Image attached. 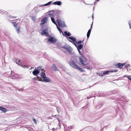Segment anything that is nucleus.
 I'll use <instances>...</instances> for the list:
<instances>
[{
  "label": "nucleus",
  "mask_w": 131,
  "mask_h": 131,
  "mask_svg": "<svg viewBox=\"0 0 131 131\" xmlns=\"http://www.w3.org/2000/svg\"><path fill=\"white\" fill-rule=\"evenodd\" d=\"M52 2V1H50V2H49L48 3H47L46 4H45V6H47V5H49Z\"/></svg>",
  "instance_id": "nucleus-27"
},
{
  "label": "nucleus",
  "mask_w": 131,
  "mask_h": 131,
  "mask_svg": "<svg viewBox=\"0 0 131 131\" xmlns=\"http://www.w3.org/2000/svg\"><path fill=\"white\" fill-rule=\"evenodd\" d=\"M84 40H83L82 41H78V42L76 41V43H77L78 44H80V43H81L82 42H83Z\"/></svg>",
  "instance_id": "nucleus-26"
},
{
  "label": "nucleus",
  "mask_w": 131,
  "mask_h": 131,
  "mask_svg": "<svg viewBox=\"0 0 131 131\" xmlns=\"http://www.w3.org/2000/svg\"><path fill=\"white\" fill-rule=\"evenodd\" d=\"M36 69V68L35 70L32 72L33 74L35 76H37L39 73V71L37 69L36 70H35Z\"/></svg>",
  "instance_id": "nucleus-9"
},
{
  "label": "nucleus",
  "mask_w": 131,
  "mask_h": 131,
  "mask_svg": "<svg viewBox=\"0 0 131 131\" xmlns=\"http://www.w3.org/2000/svg\"><path fill=\"white\" fill-rule=\"evenodd\" d=\"M48 20V18L47 17H44L41 20V21L42 23L40 24V25H42L44 24H45L47 22Z\"/></svg>",
  "instance_id": "nucleus-8"
},
{
  "label": "nucleus",
  "mask_w": 131,
  "mask_h": 131,
  "mask_svg": "<svg viewBox=\"0 0 131 131\" xmlns=\"http://www.w3.org/2000/svg\"><path fill=\"white\" fill-rule=\"evenodd\" d=\"M51 19L52 22L57 26V25L54 20V18L53 17L51 18Z\"/></svg>",
  "instance_id": "nucleus-20"
},
{
  "label": "nucleus",
  "mask_w": 131,
  "mask_h": 131,
  "mask_svg": "<svg viewBox=\"0 0 131 131\" xmlns=\"http://www.w3.org/2000/svg\"><path fill=\"white\" fill-rule=\"evenodd\" d=\"M64 34L67 36H69L71 35V33L69 32H67V31H65L64 32Z\"/></svg>",
  "instance_id": "nucleus-19"
},
{
  "label": "nucleus",
  "mask_w": 131,
  "mask_h": 131,
  "mask_svg": "<svg viewBox=\"0 0 131 131\" xmlns=\"http://www.w3.org/2000/svg\"><path fill=\"white\" fill-rule=\"evenodd\" d=\"M53 12H50L48 13V15L51 18H52L53 17Z\"/></svg>",
  "instance_id": "nucleus-18"
},
{
  "label": "nucleus",
  "mask_w": 131,
  "mask_h": 131,
  "mask_svg": "<svg viewBox=\"0 0 131 131\" xmlns=\"http://www.w3.org/2000/svg\"><path fill=\"white\" fill-rule=\"evenodd\" d=\"M12 18H16V17H13Z\"/></svg>",
  "instance_id": "nucleus-39"
},
{
  "label": "nucleus",
  "mask_w": 131,
  "mask_h": 131,
  "mask_svg": "<svg viewBox=\"0 0 131 131\" xmlns=\"http://www.w3.org/2000/svg\"><path fill=\"white\" fill-rule=\"evenodd\" d=\"M48 37H50V38L48 39V42L52 43H54L56 42L57 39L54 37L49 36Z\"/></svg>",
  "instance_id": "nucleus-3"
},
{
  "label": "nucleus",
  "mask_w": 131,
  "mask_h": 131,
  "mask_svg": "<svg viewBox=\"0 0 131 131\" xmlns=\"http://www.w3.org/2000/svg\"><path fill=\"white\" fill-rule=\"evenodd\" d=\"M92 24L91 27L90 29L88 30V31L87 32V38H88L89 37V36H90V33H91V29H92Z\"/></svg>",
  "instance_id": "nucleus-11"
},
{
  "label": "nucleus",
  "mask_w": 131,
  "mask_h": 131,
  "mask_svg": "<svg viewBox=\"0 0 131 131\" xmlns=\"http://www.w3.org/2000/svg\"><path fill=\"white\" fill-rule=\"evenodd\" d=\"M97 1H100V0H96Z\"/></svg>",
  "instance_id": "nucleus-40"
},
{
  "label": "nucleus",
  "mask_w": 131,
  "mask_h": 131,
  "mask_svg": "<svg viewBox=\"0 0 131 131\" xmlns=\"http://www.w3.org/2000/svg\"><path fill=\"white\" fill-rule=\"evenodd\" d=\"M118 71V70L117 69H114L110 70V72H116Z\"/></svg>",
  "instance_id": "nucleus-25"
},
{
  "label": "nucleus",
  "mask_w": 131,
  "mask_h": 131,
  "mask_svg": "<svg viewBox=\"0 0 131 131\" xmlns=\"http://www.w3.org/2000/svg\"><path fill=\"white\" fill-rule=\"evenodd\" d=\"M110 72V71H104L103 73V74H108V73H109V72Z\"/></svg>",
  "instance_id": "nucleus-23"
},
{
  "label": "nucleus",
  "mask_w": 131,
  "mask_h": 131,
  "mask_svg": "<svg viewBox=\"0 0 131 131\" xmlns=\"http://www.w3.org/2000/svg\"><path fill=\"white\" fill-rule=\"evenodd\" d=\"M57 26V28H58V30H59L60 32V31H62V30H61V29L58 26Z\"/></svg>",
  "instance_id": "nucleus-32"
},
{
  "label": "nucleus",
  "mask_w": 131,
  "mask_h": 131,
  "mask_svg": "<svg viewBox=\"0 0 131 131\" xmlns=\"http://www.w3.org/2000/svg\"><path fill=\"white\" fill-rule=\"evenodd\" d=\"M32 19L33 20L35 21L36 20V18L35 17H33L32 18Z\"/></svg>",
  "instance_id": "nucleus-34"
},
{
  "label": "nucleus",
  "mask_w": 131,
  "mask_h": 131,
  "mask_svg": "<svg viewBox=\"0 0 131 131\" xmlns=\"http://www.w3.org/2000/svg\"><path fill=\"white\" fill-rule=\"evenodd\" d=\"M20 21V20L19 19H17V21H16V23L18 24V23H19Z\"/></svg>",
  "instance_id": "nucleus-30"
},
{
  "label": "nucleus",
  "mask_w": 131,
  "mask_h": 131,
  "mask_svg": "<svg viewBox=\"0 0 131 131\" xmlns=\"http://www.w3.org/2000/svg\"><path fill=\"white\" fill-rule=\"evenodd\" d=\"M0 110L5 113L7 111V110L5 108L1 106L0 107Z\"/></svg>",
  "instance_id": "nucleus-15"
},
{
  "label": "nucleus",
  "mask_w": 131,
  "mask_h": 131,
  "mask_svg": "<svg viewBox=\"0 0 131 131\" xmlns=\"http://www.w3.org/2000/svg\"><path fill=\"white\" fill-rule=\"evenodd\" d=\"M83 45H82L81 44H79L78 45V48L80 49H81L83 47Z\"/></svg>",
  "instance_id": "nucleus-24"
},
{
  "label": "nucleus",
  "mask_w": 131,
  "mask_h": 131,
  "mask_svg": "<svg viewBox=\"0 0 131 131\" xmlns=\"http://www.w3.org/2000/svg\"><path fill=\"white\" fill-rule=\"evenodd\" d=\"M42 78L43 79V80L45 82H49L50 81V79H49V78L47 77H46V76L43 77Z\"/></svg>",
  "instance_id": "nucleus-10"
},
{
  "label": "nucleus",
  "mask_w": 131,
  "mask_h": 131,
  "mask_svg": "<svg viewBox=\"0 0 131 131\" xmlns=\"http://www.w3.org/2000/svg\"><path fill=\"white\" fill-rule=\"evenodd\" d=\"M57 21L58 25L60 27H63L65 26L64 23L62 22L60 19H57Z\"/></svg>",
  "instance_id": "nucleus-5"
},
{
  "label": "nucleus",
  "mask_w": 131,
  "mask_h": 131,
  "mask_svg": "<svg viewBox=\"0 0 131 131\" xmlns=\"http://www.w3.org/2000/svg\"><path fill=\"white\" fill-rule=\"evenodd\" d=\"M33 121L36 124H37V121H36V119H35L34 118H33Z\"/></svg>",
  "instance_id": "nucleus-29"
},
{
  "label": "nucleus",
  "mask_w": 131,
  "mask_h": 131,
  "mask_svg": "<svg viewBox=\"0 0 131 131\" xmlns=\"http://www.w3.org/2000/svg\"><path fill=\"white\" fill-rule=\"evenodd\" d=\"M79 60L81 63L84 68H86L87 69H90L89 66H88L87 61L85 58L83 56H81L79 58Z\"/></svg>",
  "instance_id": "nucleus-2"
},
{
  "label": "nucleus",
  "mask_w": 131,
  "mask_h": 131,
  "mask_svg": "<svg viewBox=\"0 0 131 131\" xmlns=\"http://www.w3.org/2000/svg\"><path fill=\"white\" fill-rule=\"evenodd\" d=\"M36 69L39 71V70H40L41 69V67H37V68H36Z\"/></svg>",
  "instance_id": "nucleus-31"
},
{
  "label": "nucleus",
  "mask_w": 131,
  "mask_h": 131,
  "mask_svg": "<svg viewBox=\"0 0 131 131\" xmlns=\"http://www.w3.org/2000/svg\"><path fill=\"white\" fill-rule=\"evenodd\" d=\"M12 23L13 24L15 28L17 27V24L16 23V22H12Z\"/></svg>",
  "instance_id": "nucleus-22"
},
{
  "label": "nucleus",
  "mask_w": 131,
  "mask_h": 131,
  "mask_svg": "<svg viewBox=\"0 0 131 131\" xmlns=\"http://www.w3.org/2000/svg\"><path fill=\"white\" fill-rule=\"evenodd\" d=\"M77 63V61L76 60L75 61L73 60H71L69 61V64L72 67L78 69L80 71L83 72V70L81 68H80L77 65L76 63Z\"/></svg>",
  "instance_id": "nucleus-1"
},
{
  "label": "nucleus",
  "mask_w": 131,
  "mask_h": 131,
  "mask_svg": "<svg viewBox=\"0 0 131 131\" xmlns=\"http://www.w3.org/2000/svg\"><path fill=\"white\" fill-rule=\"evenodd\" d=\"M17 32L19 34L20 31V28L19 27H16L15 28Z\"/></svg>",
  "instance_id": "nucleus-21"
},
{
  "label": "nucleus",
  "mask_w": 131,
  "mask_h": 131,
  "mask_svg": "<svg viewBox=\"0 0 131 131\" xmlns=\"http://www.w3.org/2000/svg\"><path fill=\"white\" fill-rule=\"evenodd\" d=\"M128 23L129 27L130 29L131 28V21H128Z\"/></svg>",
  "instance_id": "nucleus-28"
},
{
  "label": "nucleus",
  "mask_w": 131,
  "mask_h": 131,
  "mask_svg": "<svg viewBox=\"0 0 131 131\" xmlns=\"http://www.w3.org/2000/svg\"><path fill=\"white\" fill-rule=\"evenodd\" d=\"M128 79H129L131 81V76L130 75V76H128Z\"/></svg>",
  "instance_id": "nucleus-33"
},
{
  "label": "nucleus",
  "mask_w": 131,
  "mask_h": 131,
  "mask_svg": "<svg viewBox=\"0 0 131 131\" xmlns=\"http://www.w3.org/2000/svg\"><path fill=\"white\" fill-rule=\"evenodd\" d=\"M48 34L47 28L46 29L43 30L41 32V34L42 35H48Z\"/></svg>",
  "instance_id": "nucleus-6"
},
{
  "label": "nucleus",
  "mask_w": 131,
  "mask_h": 131,
  "mask_svg": "<svg viewBox=\"0 0 131 131\" xmlns=\"http://www.w3.org/2000/svg\"><path fill=\"white\" fill-rule=\"evenodd\" d=\"M32 68V67H31V68L30 69H32V68Z\"/></svg>",
  "instance_id": "nucleus-38"
},
{
  "label": "nucleus",
  "mask_w": 131,
  "mask_h": 131,
  "mask_svg": "<svg viewBox=\"0 0 131 131\" xmlns=\"http://www.w3.org/2000/svg\"><path fill=\"white\" fill-rule=\"evenodd\" d=\"M23 67H24V68H25V66H24V65H23V66H22Z\"/></svg>",
  "instance_id": "nucleus-36"
},
{
  "label": "nucleus",
  "mask_w": 131,
  "mask_h": 131,
  "mask_svg": "<svg viewBox=\"0 0 131 131\" xmlns=\"http://www.w3.org/2000/svg\"><path fill=\"white\" fill-rule=\"evenodd\" d=\"M62 48L66 50H67L69 53H70L72 51V48L70 47L68 45H65Z\"/></svg>",
  "instance_id": "nucleus-4"
},
{
  "label": "nucleus",
  "mask_w": 131,
  "mask_h": 131,
  "mask_svg": "<svg viewBox=\"0 0 131 131\" xmlns=\"http://www.w3.org/2000/svg\"><path fill=\"white\" fill-rule=\"evenodd\" d=\"M20 60L19 59H17L16 60L15 62L16 63L19 65H21V63L20 62Z\"/></svg>",
  "instance_id": "nucleus-17"
},
{
  "label": "nucleus",
  "mask_w": 131,
  "mask_h": 131,
  "mask_svg": "<svg viewBox=\"0 0 131 131\" xmlns=\"http://www.w3.org/2000/svg\"><path fill=\"white\" fill-rule=\"evenodd\" d=\"M125 63H119L116 65L115 67L117 68L121 69L125 65Z\"/></svg>",
  "instance_id": "nucleus-7"
},
{
  "label": "nucleus",
  "mask_w": 131,
  "mask_h": 131,
  "mask_svg": "<svg viewBox=\"0 0 131 131\" xmlns=\"http://www.w3.org/2000/svg\"><path fill=\"white\" fill-rule=\"evenodd\" d=\"M42 70V72H41V77L43 78V77H44V76H46L45 73V70H43V69H41Z\"/></svg>",
  "instance_id": "nucleus-12"
},
{
  "label": "nucleus",
  "mask_w": 131,
  "mask_h": 131,
  "mask_svg": "<svg viewBox=\"0 0 131 131\" xmlns=\"http://www.w3.org/2000/svg\"><path fill=\"white\" fill-rule=\"evenodd\" d=\"M14 72L13 71H11V75H12V74L14 73Z\"/></svg>",
  "instance_id": "nucleus-35"
},
{
  "label": "nucleus",
  "mask_w": 131,
  "mask_h": 131,
  "mask_svg": "<svg viewBox=\"0 0 131 131\" xmlns=\"http://www.w3.org/2000/svg\"><path fill=\"white\" fill-rule=\"evenodd\" d=\"M61 4V2L59 1L55 2L52 3L53 5H60Z\"/></svg>",
  "instance_id": "nucleus-13"
},
{
  "label": "nucleus",
  "mask_w": 131,
  "mask_h": 131,
  "mask_svg": "<svg viewBox=\"0 0 131 131\" xmlns=\"http://www.w3.org/2000/svg\"><path fill=\"white\" fill-rule=\"evenodd\" d=\"M10 77L12 79L15 78H13L11 76Z\"/></svg>",
  "instance_id": "nucleus-37"
},
{
  "label": "nucleus",
  "mask_w": 131,
  "mask_h": 131,
  "mask_svg": "<svg viewBox=\"0 0 131 131\" xmlns=\"http://www.w3.org/2000/svg\"><path fill=\"white\" fill-rule=\"evenodd\" d=\"M69 39L74 42H76V39L73 36H71L69 37Z\"/></svg>",
  "instance_id": "nucleus-16"
},
{
  "label": "nucleus",
  "mask_w": 131,
  "mask_h": 131,
  "mask_svg": "<svg viewBox=\"0 0 131 131\" xmlns=\"http://www.w3.org/2000/svg\"><path fill=\"white\" fill-rule=\"evenodd\" d=\"M52 68L53 70L55 71H57L58 70V68L57 67L55 64H53V65L52 67Z\"/></svg>",
  "instance_id": "nucleus-14"
}]
</instances>
